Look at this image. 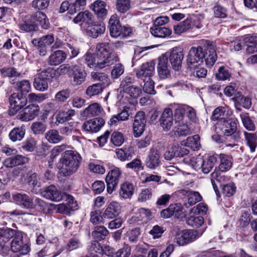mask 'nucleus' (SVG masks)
<instances>
[{
	"mask_svg": "<svg viewBox=\"0 0 257 257\" xmlns=\"http://www.w3.org/2000/svg\"><path fill=\"white\" fill-rule=\"evenodd\" d=\"M25 134V131L22 127H16L11 131L9 137L13 142L21 141L24 137Z\"/></svg>",
	"mask_w": 257,
	"mask_h": 257,
	"instance_id": "de8ad7c7",
	"label": "nucleus"
},
{
	"mask_svg": "<svg viewBox=\"0 0 257 257\" xmlns=\"http://www.w3.org/2000/svg\"><path fill=\"white\" fill-rule=\"evenodd\" d=\"M211 182L214 188V190L216 194L218 195V193H219V191L217 189V186L215 184V181L216 180L217 182L219 183H222L223 182H225L228 180V177L223 175L221 174L219 171L217 170L216 169H215L214 172L211 175Z\"/></svg>",
	"mask_w": 257,
	"mask_h": 257,
	"instance_id": "4c0bfd02",
	"label": "nucleus"
},
{
	"mask_svg": "<svg viewBox=\"0 0 257 257\" xmlns=\"http://www.w3.org/2000/svg\"><path fill=\"white\" fill-rule=\"evenodd\" d=\"M178 192L180 194L188 197V203L190 206L194 205L202 199L201 195L197 191L182 189Z\"/></svg>",
	"mask_w": 257,
	"mask_h": 257,
	"instance_id": "a878e982",
	"label": "nucleus"
},
{
	"mask_svg": "<svg viewBox=\"0 0 257 257\" xmlns=\"http://www.w3.org/2000/svg\"><path fill=\"white\" fill-rule=\"evenodd\" d=\"M104 119L97 117L84 122L82 126L83 130L90 133H96L100 130L104 124Z\"/></svg>",
	"mask_w": 257,
	"mask_h": 257,
	"instance_id": "a211bd4d",
	"label": "nucleus"
},
{
	"mask_svg": "<svg viewBox=\"0 0 257 257\" xmlns=\"http://www.w3.org/2000/svg\"><path fill=\"white\" fill-rule=\"evenodd\" d=\"M84 59V63L88 67L94 68L96 70L109 66V64L111 63L109 61H102L95 53H92L90 49L85 54Z\"/></svg>",
	"mask_w": 257,
	"mask_h": 257,
	"instance_id": "39448f33",
	"label": "nucleus"
},
{
	"mask_svg": "<svg viewBox=\"0 0 257 257\" xmlns=\"http://www.w3.org/2000/svg\"><path fill=\"white\" fill-rule=\"evenodd\" d=\"M244 136L246 142V144L249 147L250 151L254 152L257 146L256 134L255 133L244 132Z\"/></svg>",
	"mask_w": 257,
	"mask_h": 257,
	"instance_id": "ea45409f",
	"label": "nucleus"
},
{
	"mask_svg": "<svg viewBox=\"0 0 257 257\" xmlns=\"http://www.w3.org/2000/svg\"><path fill=\"white\" fill-rule=\"evenodd\" d=\"M185 145L193 149L194 151L198 150L200 147L199 136L195 135L193 136L188 137L185 143Z\"/></svg>",
	"mask_w": 257,
	"mask_h": 257,
	"instance_id": "c03bdc74",
	"label": "nucleus"
},
{
	"mask_svg": "<svg viewBox=\"0 0 257 257\" xmlns=\"http://www.w3.org/2000/svg\"><path fill=\"white\" fill-rule=\"evenodd\" d=\"M102 246L97 240L93 241L90 247V252L93 257H99L102 253Z\"/></svg>",
	"mask_w": 257,
	"mask_h": 257,
	"instance_id": "5fc2aeb1",
	"label": "nucleus"
},
{
	"mask_svg": "<svg viewBox=\"0 0 257 257\" xmlns=\"http://www.w3.org/2000/svg\"><path fill=\"white\" fill-rule=\"evenodd\" d=\"M127 168L132 169L136 171L143 170L142 162L140 159L136 158L132 160L130 163L126 164Z\"/></svg>",
	"mask_w": 257,
	"mask_h": 257,
	"instance_id": "774afa93",
	"label": "nucleus"
},
{
	"mask_svg": "<svg viewBox=\"0 0 257 257\" xmlns=\"http://www.w3.org/2000/svg\"><path fill=\"white\" fill-rule=\"evenodd\" d=\"M20 29L27 32H30L32 31V16H28L26 17L25 20L20 25Z\"/></svg>",
	"mask_w": 257,
	"mask_h": 257,
	"instance_id": "0e129e2a",
	"label": "nucleus"
},
{
	"mask_svg": "<svg viewBox=\"0 0 257 257\" xmlns=\"http://www.w3.org/2000/svg\"><path fill=\"white\" fill-rule=\"evenodd\" d=\"M184 54L181 49L175 47L171 50L169 60L173 68L175 70H179L181 67Z\"/></svg>",
	"mask_w": 257,
	"mask_h": 257,
	"instance_id": "4468645a",
	"label": "nucleus"
},
{
	"mask_svg": "<svg viewBox=\"0 0 257 257\" xmlns=\"http://www.w3.org/2000/svg\"><path fill=\"white\" fill-rule=\"evenodd\" d=\"M155 71V63L151 61L143 63L141 67L136 70V77L139 79H147L153 76Z\"/></svg>",
	"mask_w": 257,
	"mask_h": 257,
	"instance_id": "9b49d317",
	"label": "nucleus"
},
{
	"mask_svg": "<svg viewBox=\"0 0 257 257\" xmlns=\"http://www.w3.org/2000/svg\"><path fill=\"white\" fill-rule=\"evenodd\" d=\"M119 205L116 202H111L105 210L103 217L105 219H111L115 218L118 215Z\"/></svg>",
	"mask_w": 257,
	"mask_h": 257,
	"instance_id": "cd10ccee",
	"label": "nucleus"
},
{
	"mask_svg": "<svg viewBox=\"0 0 257 257\" xmlns=\"http://www.w3.org/2000/svg\"><path fill=\"white\" fill-rule=\"evenodd\" d=\"M9 102L10 112L14 114L26 104L27 100L22 94L14 93L10 96Z\"/></svg>",
	"mask_w": 257,
	"mask_h": 257,
	"instance_id": "0eeeda50",
	"label": "nucleus"
},
{
	"mask_svg": "<svg viewBox=\"0 0 257 257\" xmlns=\"http://www.w3.org/2000/svg\"><path fill=\"white\" fill-rule=\"evenodd\" d=\"M240 117L241 119L244 127L248 131H254L255 128L253 121L251 119L248 113L242 112L240 114Z\"/></svg>",
	"mask_w": 257,
	"mask_h": 257,
	"instance_id": "a18cd8bd",
	"label": "nucleus"
},
{
	"mask_svg": "<svg viewBox=\"0 0 257 257\" xmlns=\"http://www.w3.org/2000/svg\"><path fill=\"white\" fill-rule=\"evenodd\" d=\"M67 54L62 50H56L49 56L48 63L51 66H56L65 61Z\"/></svg>",
	"mask_w": 257,
	"mask_h": 257,
	"instance_id": "393cba45",
	"label": "nucleus"
},
{
	"mask_svg": "<svg viewBox=\"0 0 257 257\" xmlns=\"http://www.w3.org/2000/svg\"><path fill=\"white\" fill-rule=\"evenodd\" d=\"M157 72L161 79H166L170 76V68L168 64V58L162 55L159 58Z\"/></svg>",
	"mask_w": 257,
	"mask_h": 257,
	"instance_id": "f8f14e48",
	"label": "nucleus"
},
{
	"mask_svg": "<svg viewBox=\"0 0 257 257\" xmlns=\"http://www.w3.org/2000/svg\"><path fill=\"white\" fill-rule=\"evenodd\" d=\"M220 164L219 165V171L220 173L226 172L230 170L232 165V158L230 156L221 154L219 156Z\"/></svg>",
	"mask_w": 257,
	"mask_h": 257,
	"instance_id": "c85d7f7f",
	"label": "nucleus"
},
{
	"mask_svg": "<svg viewBox=\"0 0 257 257\" xmlns=\"http://www.w3.org/2000/svg\"><path fill=\"white\" fill-rule=\"evenodd\" d=\"M86 73L81 66L73 65L72 72L70 75L71 83L73 86L82 84L85 80Z\"/></svg>",
	"mask_w": 257,
	"mask_h": 257,
	"instance_id": "1a4fd4ad",
	"label": "nucleus"
},
{
	"mask_svg": "<svg viewBox=\"0 0 257 257\" xmlns=\"http://www.w3.org/2000/svg\"><path fill=\"white\" fill-rule=\"evenodd\" d=\"M105 31L104 24L98 22H93L92 21L90 24L87 25L85 32L88 36L93 38H96L102 35Z\"/></svg>",
	"mask_w": 257,
	"mask_h": 257,
	"instance_id": "ddd939ff",
	"label": "nucleus"
},
{
	"mask_svg": "<svg viewBox=\"0 0 257 257\" xmlns=\"http://www.w3.org/2000/svg\"><path fill=\"white\" fill-rule=\"evenodd\" d=\"M197 232L194 230H183L181 235L178 234L175 238L174 241L179 245H183L196 239Z\"/></svg>",
	"mask_w": 257,
	"mask_h": 257,
	"instance_id": "2eb2a0df",
	"label": "nucleus"
},
{
	"mask_svg": "<svg viewBox=\"0 0 257 257\" xmlns=\"http://www.w3.org/2000/svg\"><path fill=\"white\" fill-rule=\"evenodd\" d=\"M103 90V87L101 83H96L88 86L86 90L85 93L89 97L92 98L93 96H95L99 95Z\"/></svg>",
	"mask_w": 257,
	"mask_h": 257,
	"instance_id": "79ce46f5",
	"label": "nucleus"
},
{
	"mask_svg": "<svg viewBox=\"0 0 257 257\" xmlns=\"http://www.w3.org/2000/svg\"><path fill=\"white\" fill-rule=\"evenodd\" d=\"M146 123L145 112L139 111L135 115L133 123V132L135 138H138L143 134L145 131Z\"/></svg>",
	"mask_w": 257,
	"mask_h": 257,
	"instance_id": "6e6552de",
	"label": "nucleus"
},
{
	"mask_svg": "<svg viewBox=\"0 0 257 257\" xmlns=\"http://www.w3.org/2000/svg\"><path fill=\"white\" fill-rule=\"evenodd\" d=\"M141 93L142 90L141 88L136 86H131L129 88H127V90L124 92V97L123 98L124 102L123 103H126V100L127 98V95H129L133 98H137L140 95Z\"/></svg>",
	"mask_w": 257,
	"mask_h": 257,
	"instance_id": "49530a36",
	"label": "nucleus"
},
{
	"mask_svg": "<svg viewBox=\"0 0 257 257\" xmlns=\"http://www.w3.org/2000/svg\"><path fill=\"white\" fill-rule=\"evenodd\" d=\"M93 15L88 11L79 12L73 19L75 24L79 23H85L86 25L90 24L93 20Z\"/></svg>",
	"mask_w": 257,
	"mask_h": 257,
	"instance_id": "72a5a7b5",
	"label": "nucleus"
},
{
	"mask_svg": "<svg viewBox=\"0 0 257 257\" xmlns=\"http://www.w3.org/2000/svg\"><path fill=\"white\" fill-rule=\"evenodd\" d=\"M102 111V108L97 103H93L89 105L83 110L82 115L85 117H92L99 115Z\"/></svg>",
	"mask_w": 257,
	"mask_h": 257,
	"instance_id": "473e14b6",
	"label": "nucleus"
},
{
	"mask_svg": "<svg viewBox=\"0 0 257 257\" xmlns=\"http://www.w3.org/2000/svg\"><path fill=\"white\" fill-rule=\"evenodd\" d=\"M216 124L222 131L224 136H232L235 141L240 139V133L237 132V124L232 119L230 118L221 119L217 122Z\"/></svg>",
	"mask_w": 257,
	"mask_h": 257,
	"instance_id": "f03ea898",
	"label": "nucleus"
},
{
	"mask_svg": "<svg viewBox=\"0 0 257 257\" xmlns=\"http://www.w3.org/2000/svg\"><path fill=\"white\" fill-rule=\"evenodd\" d=\"M104 61H110L109 66L117 61V57L109 53V46L108 43L97 44L95 48V53Z\"/></svg>",
	"mask_w": 257,
	"mask_h": 257,
	"instance_id": "423d86ee",
	"label": "nucleus"
},
{
	"mask_svg": "<svg viewBox=\"0 0 257 257\" xmlns=\"http://www.w3.org/2000/svg\"><path fill=\"white\" fill-rule=\"evenodd\" d=\"M150 32L156 37L165 38L171 35L172 31L166 27L153 26L150 28Z\"/></svg>",
	"mask_w": 257,
	"mask_h": 257,
	"instance_id": "f704fd0d",
	"label": "nucleus"
},
{
	"mask_svg": "<svg viewBox=\"0 0 257 257\" xmlns=\"http://www.w3.org/2000/svg\"><path fill=\"white\" fill-rule=\"evenodd\" d=\"M160 124L165 131H169L173 124V114L170 108H166L162 112L159 119Z\"/></svg>",
	"mask_w": 257,
	"mask_h": 257,
	"instance_id": "f3484780",
	"label": "nucleus"
},
{
	"mask_svg": "<svg viewBox=\"0 0 257 257\" xmlns=\"http://www.w3.org/2000/svg\"><path fill=\"white\" fill-rule=\"evenodd\" d=\"M82 158L77 152L73 150L65 151L59 160L60 170L65 176H70L79 169Z\"/></svg>",
	"mask_w": 257,
	"mask_h": 257,
	"instance_id": "f257e3e1",
	"label": "nucleus"
},
{
	"mask_svg": "<svg viewBox=\"0 0 257 257\" xmlns=\"http://www.w3.org/2000/svg\"><path fill=\"white\" fill-rule=\"evenodd\" d=\"M108 234V230L103 226L95 227L94 230L92 232L93 237L96 240L104 239Z\"/></svg>",
	"mask_w": 257,
	"mask_h": 257,
	"instance_id": "37998d69",
	"label": "nucleus"
},
{
	"mask_svg": "<svg viewBox=\"0 0 257 257\" xmlns=\"http://www.w3.org/2000/svg\"><path fill=\"white\" fill-rule=\"evenodd\" d=\"M235 103V106L237 107V104L242 106L246 109H249L251 105V99L248 97H244L240 92H237L232 98Z\"/></svg>",
	"mask_w": 257,
	"mask_h": 257,
	"instance_id": "7c9ffc66",
	"label": "nucleus"
},
{
	"mask_svg": "<svg viewBox=\"0 0 257 257\" xmlns=\"http://www.w3.org/2000/svg\"><path fill=\"white\" fill-rule=\"evenodd\" d=\"M39 25L42 28L47 29L49 26V22L46 15L43 12L38 10L33 16V31L38 29Z\"/></svg>",
	"mask_w": 257,
	"mask_h": 257,
	"instance_id": "6ab92c4d",
	"label": "nucleus"
},
{
	"mask_svg": "<svg viewBox=\"0 0 257 257\" xmlns=\"http://www.w3.org/2000/svg\"><path fill=\"white\" fill-rule=\"evenodd\" d=\"M90 9L93 11L98 18H103L107 15L106 4L104 2L97 0L89 6Z\"/></svg>",
	"mask_w": 257,
	"mask_h": 257,
	"instance_id": "5701e85b",
	"label": "nucleus"
},
{
	"mask_svg": "<svg viewBox=\"0 0 257 257\" xmlns=\"http://www.w3.org/2000/svg\"><path fill=\"white\" fill-rule=\"evenodd\" d=\"M243 44L246 46V51L248 54L257 52V41L255 37L246 36L243 37Z\"/></svg>",
	"mask_w": 257,
	"mask_h": 257,
	"instance_id": "c9c22d12",
	"label": "nucleus"
},
{
	"mask_svg": "<svg viewBox=\"0 0 257 257\" xmlns=\"http://www.w3.org/2000/svg\"><path fill=\"white\" fill-rule=\"evenodd\" d=\"M134 185L131 183L125 182L121 185L119 195L120 197L124 199L131 198L134 193Z\"/></svg>",
	"mask_w": 257,
	"mask_h": 257,
	"instance_id": "2f4dec72",
	"label": "nucleus"
},
{
	"mask_svg": "<svg viewBox=\"0 0 257 257\" xmlns=\"http://www.w3.org/2000/svg\"><path fill=\"white\" fill-rule=\"evenodd\" d=\"M160 156V154L158 150L151 148L146 160V167L151 169H156L161 163Z\"/></svg>",
	"mask_w": 257,
	"mask_h": 257,
	"instance_id": "dca6fc26",
	"label": "nucleus"
},
{
	"mask_svg": "<svg viewBox=\"0 0 257 257\" xmlns=\"http://www.w3.org/2000/svg\"><path fill=\"white\" fill-rule=\"evenodd\" d=\"M131 7L130 0H117L116 2V9L120 13H125Z\"/></svg>",
	"mask_w": 257,
	"mask_h": 257,
	"instance_id": "09e8293b",
	"label": "nucleus"
},
{
	"mask_svg": "<svg viewBox=\"0 0 257 257\" xmlns=\"http://www.w3.org/2000/svg\"><path fill=\"white\" fill-rule=\"evenodd\" d=\"M218 155H212L199 160L201 163L200 170L204 174L209 173L217 162Z\"/></svg>",
	"mask_w": 257,
	"mask_h": 257,
	"instance_id": "aec40b11",
	"label": "nucleus"
},
{
	"mask_svg": "<svg viewBox=\"0 0 257 257\" xmlns=\"http://www.w3.org/2000/svg\"><path fill=\"white\" fill-rule=\"evenodd\" d=\"M41 193L44 197L52 201L57 202L62 199L61 194L54 185H51L47 187Z\"/></svg>",
	"mask_w": 257,
	"mask_h": 257,
	"instance_id": "412c9836",
	"label": "nucleus"
},
{
	"mask_svg": "<svg viewBox=\"0 0 257 257\" xmlns=\"http://www.w3.org/2000/svg\"><path fill=\"white\" fill-rule=\"evenodd\" d=\"M47 76V74L44 71L36 76L34 82H33V84L37 90L43 91L48 89Z\"/></svg>",
	"mask_w": 257,
	"mask_h": 257,
	"instance_id": "bb28decb",
	"label": "nucleus"
},
{
	"mask_svg": "<svg viewBox=\"0 0 257 257\" xmlns=\"http://www.w3.org/2000/svg\"><path fill=\"white\" fill-rule=\"evenodd\" d=\"M46 138L50 143H59L63 139V137L59 135L58 132L54 130L48 132L46 133Z\"/></svg>",
	"mask_w": 257,
	"mask_h": 257,
	"instance_id": "8fccbe9b",
	"label": "nucleus"
},
{
	"mask_svg": "<svg viewBox=\"0 0 257 257\" xmlns=\"http://www.w3.org/2000/svg\"><path fill=\"white\" fill-rule=\"evenodd\" d=\"M152 197V190L150 188L142 189L140 193L138 200L139 202H144L150 200Z\"/></svg>",
	"mask_w": 257,
	"mask_h": 257,
	"instance_id": "4d7b16f0",
	"label": "nucleus"
},
{
	"mask_svg": "<svg viewBox=\"0 0 257 257\" xmlns=\"http://www.w3.org/2000/svg\"><path fill=\"white\" fill-rule=\"evenodd\" d=\"M121 177L122 171L118 167H114L108 172L105 178L108 193L111 194L116 189Z\"/></svg>",
	"mask_w": 257,
	"mask_h": 257,
	"instance_id": "20e7f679",
	"label": "nucleus"
},
{
	"mask_svg": "<svg viewBox=\"0 0 257 257\" xmlns=\"http://www.w3.org/2000/svg\"><path fill=\"white\" fill-rule=\"evenodd\" d=\"M108 27L110 36L117 38L121 36V26L119 25V20L115 15L111 17L108 22Z\"/></svg>",
	"mask_w": 257,
	"mask_h": 257,
	"instance_id": "b1692460",
	"label": "nucleus"
},
{
	"mask_svg": "<svg viewBox=\"0 0 257 257\" xmlns=\"http://www.w3.org/2000/svg\"><path fill=\"white\" fill-rule=\"evenodd\" d=\"M225 108L223 106H219L215 108L213 112L211 119L213 121H219L221 119H226L224 118Z\"/></svg>",
	"mask_w": 257,
	"mask_h": 257,
	"instance_id": "6e6d98bb",
	"label": "nucleus"
},
{
	"mask_svg": "<svg viewBox=\"0 0 257 257\" xmlns=\"http://www.w3.org/2000/svg\"><path fill=\"white\" fill-rule=\"evenodd\" d=\"M187 223L193 227L198 228L204 223V219L202 216H191L186 219Z\"/></svg>",
	"mask_w": 257,
	"mask_h": 257,
	"instance_id": "603ef678",
	"label": "nucleus"
},
{
	"mask_svg": "<svg viewBox=\"0 0 257 257\" xmlns=\"http://www.w3.org/2000/svg\"><path fill=\"white\" fill-rule=\"evenodd\" d=\"M14 199L26 208H31L32 206L31 199L25 194L17 193L13 195Z\"/></svg>",
	"mask_w": 257,
	"mask_h": 257,
	"instance_id": "58836bf2",
	"label": "nucleus"
},
{
	"mask_svg": "<svg viewBox=\"0 0 257 257\" xmlns=\"http://www.w3.org/2000/svg\"><path fill=\"white\" fill-rule=\"evenodd\" d=\"M133 83V79L132 77L126 76L123 78L121 81L120 86L119 88V92L117 94V98L122 103L124 102L123 98L124 97V92L131 86Z\"/></svg>",
	"mask_w": 257,
	"mask_h": 257,
	"instance_id": "c756f323",
	"label": "nucleus"
},
{
	"mask_svg": "<svg viewBox=\"0 0 257 257\" xmlns=\"http://www.w3.org/2000/svg\"><path fill=\"white\" fill-rule=\"evenodd\" d=\"M92 78L95 81H100L103 82V84L107 85L109 83V79L108 76L104 73L98 72H92L91 73Z\"/></svg>",
	"mask_w": 257,
	"mask_h": 257,
	"instance_id": "13d9d810",
	"label": "nucleus"
},
{
	"mask_svg": "<svg viewBox=\"0 0 257 257\" xmlns=\"http://www.w3.org/2000/svg\"><path fill=\"white\" fill-rule=\"evenodd\" d=\"M222 191L223 194L227 197L232 196L236 191V186L233 182L222 185Z\"/></svg>",
	"mask_w": 257,
	"mask_h": 257,
	"instance_id": "bf43d9fd",
	"label": "nucleus"
},
{
	"mask_svg": "<svg viewBox=\"0 0 257 257\" xmlns=\"http://www.w3.org/2000/svg\"><path fill=\"white\" fill-rule=\"evenodd\" d=\"M19 118L23 121H29L32 119V110L31 104L25 107L21 111Z\"/></svg>",
	"mask_w": 257,
	"mask_h": 257,
	"instance_id": "69168bd1",
	"label": "nucleus"
},
{
	"mask_svg": "<svg viewBox=\"0 0 257 257\" xmlns=\"http://www.w3.org/2000/svg\"><path fill=\"white\" fill-rule=\"evenodd\" d=\"M111 142L116 146H121L124 142L122 134L118 132H114L111 136Z\"/></svg>",
	"mask_w": 257,
	"mask_h": 257,
	"instance_id": "680f3d73",
	"label": "nucleus"
},
{
	"mask_svg": "<svg viewBox=\"0 0 257 257\" xmlns=\"http://www.w3.org/2000/svg\"><path fill=\"white\" fill-rule=\"evenodd\" d=\"M144 82H145L143 86V90L144 92L150 94H156V91L154 89V82L151 78H149L147 79H144Z\"/></svg>",
	"mask_w": 257,
	"mask_h": 257,
	"instance_id": "052dcab7",
	"label": "nucleus"
},
{
	"mask_svg": "<svg viewBox=\"0 0 257 257\" xmlns=\"http://www.w3.org/2000/svg\"><path fill=\"white\" fill-rule=\"evenodd\" d=\"M205 51L202 47H193L189 51L187 56L188 66L191 69H194L203 63Z\"/></svg>",
	"mask_w": 257,
	"mask_h": 257,
	"instance_id": "7ed1b4c3",
	"label": "nucleus"
},
{
	"mask_svg": "<svg viewBox=\"0 0 257 257\" xmlns=\"http://www.w3.org/2000/svg\"><path fill=\"white\" fill-rule=\"evenodd\" d=\"M0 72L3 76L10 78L18 77L20 76V73L12 67H4L0 69Z\"/></svg>",
	"mask_w": 257,
	"mask_h": 257,
	"instance_id": "3c124183",
	"label": "nucleus"
},
{
	"mask_svg": "<svg viewBox=\"0 0 257 257\" xmlns=\"http://www.w3.org/2000/svg\"><path fill=\"white\" fill-rule=\"evenodd\" d=\"M116 154L117 158L120 161L130 160L135 155L134 151L132 148L125 149H119L116 150Z\"/></svg>",
	"mask_w": 257,
	"mask_h": 257,
	"instance_id": "e433bc0d",
	"label": "nucleus"
},
{
	"mask_svg": "<svg viewBox=\"0 0 257 257\" xmlns=\"http://www.w3.org/2000/svg\"><path fill=\"white\" fill-rule=\"evenodd\" d=\"M11 250L15 252H21L22 254H26L30 251V247L23 241L22 233H18L13 238L11 244Z\"/></svg>",
	"mask_w": 257,
	"mask_h": 257,
	"instance_id": "9d476101",
	"label": "nucleus"
},
{
	"mask_svg": "<svg viewBox=\"0 0 257 257\" xmlns=\"http://www.w3.org/2000/svg\"><path fill=\"white\" fill-rule=\"evenodd\" d=\"M86 4V0H75L74 3L71 4L69 14H73L78 11L83 10Z\"/></svg>",
	"mask_w": 257,
	"mask_h": 257,
	"instance_id": "864d4df0",
	"label": "nucleus"
},
{
	"mask_svg": "<svg viewBox=\"0 0 257 257\" xmlns=\"http://www.w3.org/2000/svg\"><path fill=\"white\" fill-rule=\"evenodd\" d=\"M67 51V55H69L70 59L76 57L79 53V49L76 46L67 43L64 47Z\"/></svg>",
	"mask_w": 257,
	"mask_h": 257,
	"instance_id": "338daca9",
	"label": "nucleus"
},
{
	"mask_svg": "<svg viewBox=\"0 0 257 257\" xmlns=\"http://www.w3.org/2000/svg\"><path fill=\"white\" fill-rule=\"evenodd\" d=\"M191 27V21L190 19H187L182 22L180 23L177 25L174 26V33L178 35L186 32Z\"/></svg>",
	"mask_w": 257,
	"mask_h": 257,
	"instance_id": "a19ab883",
	"label": "nucleus"
},
{
	"mask_svg": "<svg viewBox=\"0 0 257 257\" xmlns=\"http://www.w3.org/2000/svg\"><path fill=\"white\" fill-rule=\"evenodd\" d=\"M205 51L204 60L207 67H211L215 63L217 59V54L212 44H207Z\"/></svg>",
	"mask_w": 257,
	"mask_h": 257,
	"instance_id": "4be33fe9",
	"label": "nucleus"
},
{
	"mask_svg": "<svg viewBox=\"0 0 257 257\" xmlns=\"http://www.w3.org/2000/svg\"><path fill=\"white\" fill-rule=\"evenodd\" d=\"M70 93L69 89L60 91L55 94V100L58 102H64L70 97Z\"/></svg>",
	"mask_w": 257,
	"mask_h": 257,
	"instance_id": "e2e57ef3",
	"label": "nucleus"
}]
</instances>
